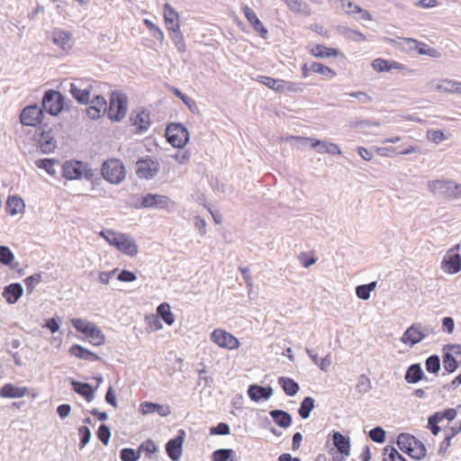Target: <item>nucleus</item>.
<instances>
[{
    "label": "nucleus",
    "instance_id": "nucleus-1",
    "mask_svg": "<svg viewBox=\"0 0 461 461\" xmlns=\"http://www.w3.org/2000/svg\"><path fill=\"white\" fill-rule=\"evenodd\" d=\"M99 85L100 83L95 80L77 78L69 83L68 91L78 104H88Z\"/></svg>",
    "mask_w": 461,
    "mask_h": 461
},
{
    "label": "nucleus",
    "instance_id": "nucleus-2",
    "mask_svg": "<svg viewBox=\"0 0 461 461\" xmlns=\"http://www.w3.org/2000/svg\"><path fill=\"white\" fill-rule=\"evenodd\" d=\"M128 110V96L121 91L111 93L109 105L107 104V117L113 122H121Z\"/></svg>",
    "mask_w": 461,
    "mask_h": 461
},
{
    "label": "nucleus",
    "instance_id": "nucleus-3",
    "mask_svg": "<svg viewBox=\"0 0 461 461\" xmlns=\"http://www.w3.org/2000/svg\"><path fill=\"white\" fill-rule=\"evenodd\" d=\"M103 177L113 185L122 183L125 178V167L118 158H109L104 161L101 168Z\"/></svg>",
    "mask_w": 461,
    "mask_h": 461
},
{
    "label": "nucleus",
    "instance_id": "nucleus-4",
    "mask_svg": "<svg viewBox=\"0 0 461 461\" xmlns=\"http://www.w3.org/2000/svg\"><path fill=\"white\" fill-rule=\"evenodd\" d=\"M65 96L57 90H47L42 97L41 108L50 115H58L65 107Z\"/></svg>",
    "mask_w": 461,
    "mask_h": 461
},
{
    "label": "nucleus",
    "instance_id": "nucleus-5",
    "mask_svg": "<svg viewBox=\"0 0 461 461\" xmlns=\"http://www.w3.org/2000/svg\"><path fill=\"white\" fill-rule=\"evenodd\" d=\"M166 138L173 147L181 149L187 144L189 132L183 123L172 122L167 126Z\"/></svg>",
    "mask_w": 461,
    "mask_h": 461
},
{
    "label": "nucleus",
    "instance_id": "nucleus-6",
    "mask_svg": "<svg viewBox=\"0 0 461 461\" xmlns=\"http://www.w3.org/2000/svg\"><path fill=\"white\" fill-rule=\"evenodd\" d=\"M33 138L41 153H52L57 147L52 129L49 128L46 123L35 131Z\"/></svg>",
    "mask_w": 461,
    "mask_h": 461
},
{
    "label": "nucleus",
    "instance_id": "nucleus-7",
    "mask_svg": "<svg viewBox=\"0 0 461 461\" xmlns=\"http://www.w3.org/2000/svg\"><path fill=\"white\" fill-rule=\"evenodd\" d=\"M429 189L435 194L449 198H461V185L451 180H435L428 184Z\"/></svg>",
    "mask_w": 461,
    "mask_h": 461
},
{
    "label": "nucleus",
    "instance_id": "nucleus-8",
    "mask_svg": "<svg viewBox=\"0 0 461 461\" xmlns=\"http://www.w3.org/2000/svg\"><path fill=\"white\" fill-rule=\"evenodd\" d=\"M174 203L167 195L150 194H143L140 201L134 204L136 209H168Z\"/></svg>",
    "mask_w": 461,
    "mask_h": 461
},
{
    "label": "nucleus",
    "instance_id": "nucleus-9",
    "mask_svg": "<svg viewBox=\"0 0 461 461\" xmlns=\"http://www.w3.org/2000/svg\"><path fill=\"white\" fill-rule=\"evenodd\" d=\"M43 109L38 104L25 106L20 113V122L23 126L38 127L44 119Z\"/></svg>",
    "mask_w": 461,
    "mask_h": 461
},
{
    "label": "nucleus",
    "instance_id": "nucleus-10",
    "mask_svg": "<svg viewBox=\"0 0 461 461\" xmlns=\"http://www.w3.org/2000/svg\"><path fill=\"white\" fill-rule=\"evenodd\" d=\"M136 175L140 178L152 179L154 178L160 168L158 160L153 159L149 156L140 158L136 162Z\"/></svg>",
    "mask_w": 461,
    "mask_h": 461
},
{
    "label": "nucleus",
    "instance_id": "nucleus-11",
    "mask_svg": "<svg viewBox=\"0 0 461 461\" xmlns=\"http://www.w3.org/2000/svg\"><path fill=\"white\" fill-rule=\"evenodd\" d=\"M89 104L90 105L86 108V114L92 120L101 118L107 112L106 99L98 89L94 93Z\"/></svg>",
    "mask_w": 461,
    "mask_h": 461
},
{
    "label": "nucleus",
    "instance_id": "nucleus-12",
    "mask_svg": "<svg viewBox=\"0 0 461 461\" xmlns=\"http://www.w3.org/2000/svg\"><path fill=\"white\" fill-rule=\"evenodd\" d=\"M185 431L179 429L177 435L170 438L165 446L166 453L172 461H178L182 456L183 444L185 438Z\"/></svg>",
    "mask_w": 461,
    "mask_h": 461
},
{
    "label": "nucleus",
    "instance_id": "nucleus-13",
    "mask_svg": "<svg viewBox=\"0 0 461 461\" xmlns=\"http://www.w3.org/2000/svg\"><path fill=\"white\" fill-rule=\"evenodd\" d=\"M211 340L219 347L228 349H235L240 346L237 338L221 329H216L211 333Z\"/></svg>",
    "mask_w": 461,
    "mask_h": 461
},
{
    "label": "nucleus",
    "instance_id": "nucleus-14",
    "mask_svg": "<svg viewBox=\"0 0 461 461\" xmlns=\"http://www.w3.org/2000/svg\"><path fill=\"white\" fill-rule=\"evenodd\" d=\"M424 339V334L421 331V323L415 322L411 324L402 334L401 341L403 344L413 347Z\"/></svg>",
    "mask_w": 461,
    "mask_h": 461
},
{
    "label": "nucleus",
    "instance_id": "nucleus-15",
    "mask_svg": "<svg viewBox=\"0 0 461 461\" xmlns=\"http://www.w3.org/2000/svg\"><path fill=\"white\" fill-rule=\"evenodd\" d=\"M83 162L79 160L66 161L62 165V176L68 180H76L83 177Z\"/></svg>",
    "mask_w": 461,
    "mask_h": 461
},
{
    "label": "nucleus",
    "instance_id": "nucleus-16",
    "mask_svg": "<svg viewBox=\"0 0 461 461\" xmlns=\"http://www.w3.org/2000/svg\"><path fill=\"white\" fill-rule=\"evenodd\" d=\"M372 67L377 72H389L392 69H407L410 74H413L415 72L413 69H408L403 64L382 58L375 59L372 61Z\"/></svg>",
    "mask_w": 461,
    "mask_h": 461
},
{
    "label": "nucleus",
    "instance_id": "nucleus-17",
    "mask_svg": "<svg viewBox=\"0 0 461 461\" xmlns=\"http://www.w3.org/2000/svg\"><path fill=\"white\" fill-rule=\"evenodd\" d=\"M242 12L253 29L258 32L263 39H267L268 31L258 19L257 14L248 5L242 6Z\"/></svg>",
    "mask_w": 461,
    "mask_h": 461
},
{
    "label": "nucleus",
    "instance_id": "nucleus-18",
    "mask_svg": "<svg viewBox=\"0 0 461 461\" xmlns=\"http://www.w3.org/2000/svg\"><path fill=\"white\" fill-rule=\"evenodd\" d=\"M130 120L131 124L135 126L136 132L138 133L146 132L150 126L149 112L144 109H141L140 112L136 113L135 115L131 114Z\"/></svg>",
    "mask_w": 461,
    "mask_h": 461
},
{
    "label": "nucleus",
    "instance_id": "nucleus-19",
    "mask_svg": "<svg viewBox=\"0 0 461 461\" xmlns=\"http://www.w3.org/2000/svg\"><path fill=\"white\" fill-rule=\"evenodd\" d=\"M140 411L143 415L158 413L160 417H167L171 413L169 405H163L152 402H143L140 405Z\"/></svg>",
    "mask_w": 461,
    "mask_h": 461
},
{
    "label": "nucleus",
    "instance_id": "nucleus-20",
    "mask_svg": "<svg viewBox=\"0 0 461 461\" xmlns=\"http://www.w3.org/2000/svg\"><path fill=\"white\" fill-rule=\"evenodd\" d=\"M247 393L252 401L258 402L259 401L268 400L273 394V388L254 384L249 386Z\"/></svg>",
    "mask_w": 461,
    "mask_h": 461
},
{
    "label": "nucleus",
    "instance_id": "nucleus-21",
    "mask_svg": "<svg viewBox=\"0 0 461 461\" xmlns=\"http://www.w3.org/2000/svg\"><path fill=\"white\" fill-rule=\"evenodd\" d=\"M116 249L130 257L136 256L139 250L136 241L130 235L125 233L122 234Z\"/></svg>",
    "mask_w": 461,
    "mask_h": 461
},
{
    "label": "nucleus",
    "instance_id": "nucleus-22",
    "mask_svg": "<svg viewBox=\"0 0 461 461\" xmlns=\"http://www.w3.org/2000/svg\"><path fill=\"white\" fill-rule=\"evenodd\" d=\"M70 384L75 393L84 397L87 402H90L95 398V392L97 389V386L95 388L88 383L78 382L74 379H71Z\"/></svg>",
    "mask_w": 461,
    "mask_h": 461
},
{
    "label": "nucleus",
    "instance_id": "nucleus-23",
    "mask_svg": "<svg viewBox=\"0 0 461 461\" xmlns=\"http://www.w3.org/2000/svg\"><path fill=\"white\" fill-rule=\"evenodd\" d=\"M23 291L20 283H12L4 287L2 296L9 304H14L22 297Z\"/></svg>",
    "mask_w": 461,
    "mask_h": 461
},
{
    "label": "nucleus",
    "instance_id": "nucleus-24",
    "mask_svg": "<svg viewBox=\"0 0 461 461\" xmlns=\"http://www.w3.org/2000/svg\"><path fill=\"white\" fill-rule=\"evenodd\" d=\"M164 18L167 25V29L169 32L180 29L179 14L178 13L169 5H164Z\"/></svg>",
    "mask_w": 461,
    "mask_h": 461
},
{
    "label": "nucleus",
    "instance_id": "nucleus-25",
    "mask_svg": "<svg viewBox=\"0 0 461 461\" xmlns=\"http://www.w3.org/2000/svg\"><path fill=\"white\" fill-rule=\"evenodd\" d=\"M29 393L27 387H19L14 384L8 383L0 389V397L2 398H22Z\"/></svg>",
    "mask_w": 461,
    "mask_h": 461
},
{
    "label": "nucleus",
    "instance_id": "nucleus-26",
    "mask_svg": "<svg viewBox=\"0 0 461 461\" xmlns=\"http://www.w3.org/2000/svg\"><path fill=\"white\" fill-rule=\"evenodd\" d=\"M68 352L79 359L87 360L90 362L101 360V357H98L95 353L78 344L72 345L69 348Z\"/></svg>",
    "mask_w": 461,
    "mask_h": 461
},
{
    "label": "nucleus",
    "instance_id": "nucleus-27",
    "mask_svg": "<svg viewBox=\"0 0 461 461\" xmlns=\"http://www.w3.org/2000/svg\"><path fill=\"white\" fill-rule=\"evenodd\" d=\"M404 379L408 384H417L421 380H428L420 364L419 363L412 364L407 368L404 375Z\"/></svg>",
    "mask_w": 461,
    "mask_h": 461
},
{
    "label": "nucleus",
    "instance_id": "nucleus-28",
    "mask_svg": "<svg viewBox=\"0 0 461 461\" xmlns=\"http://www.w3.org/2000/svg\"><path fill=\"white\" fill-rule=\"evenodd\" d=\"M269 415L274 422L280 428L287 429L292 425V415L286 411L279 409L272 410L269 411Z\"/></svg>",
    "mask_w": 461,
    "mask_h": 461
},
{
    "label": "nucleus",
    "instance_id": "nucleus-29",
    "mask_svg": "<svg viewBox=\"0 0 461 461\" xmlns=\"http://www.w3.org/2000/svg\"><path fill=\"white\" fill-rule=\"evenodd\" d=\"M332 441L333 445L341 455L349 456L350 439L348 437L342 435L339 431H334L332 435Z\"/></svg>",
    "mask_w": 461,
    "mask_h": 461
},
{
    "label": "nucleus",
    "instance_id": "nucleus-30",
    "mask_svg": "<svg viewBox=\"0 0 461 461\" xmlns=\"http://www.w3.org/2000/svg\"><path fill=\"white\" fill-rule=\"evenodd\" d=\"M72 34L63 30H55L53 32V42L66 50L71 48Z\"/></svg>",
    "mask_w": 461,
    "mask_h": 461
},
{
    "label": "nucleus",
    "instance_id": "nucleus-31",
    "mask_svg": "<svg viewBox=\"0 0 461 461\" xmlns=\"http://www.w3.org/2000/svg\"><path fill=\"white\" fill-rule=\"evenodd\" d=\"M442 267L449 274H456L461 269V256L452 254L445 257L442 261Z\"/></svg>",
    "mask_w": 461,
    "mask_h": 461
},
{
    "label": "nucleus",
    "instance_id": "nucleus-32",
    "mask_svg": "<svg viewBox=\"0 0 461 461\" xmlns=\"http://www.w3.org/2000/svg\"><path fill=\"white\" fill-rule=\"evenodd\" d=\"M396 444L401 451L408 455L412 446L417 444V438L403 432L397 437Z\"/></svg>",
    "mask_w": 461,
    "mask_h": 461
},
{
    "label": "nucleus",
    "instance_id": "nucleus-33",
    "mask_svg": "<svg viewBox=\"0 0 461 461\" xmlns=\"http://www.w3.org/2000/svg\"><path fill=\"white\" fill-rule=\"evenodd\" d=\"M25 203L22 197L18 195H11L7 198L5 203V211L10 215H15L24 210Z\"/></svg>",
    "mask_w": 461,
    "mask_h": 461
},
{
    "label": "nucleus",
    "instance_id": "nucleus-34",
    "mask_svg": "<svg viewBox=\"0 0 461 461\" xmlns=\"http://www.w3.org/2000/svg\"><path fill=\"white\" fill-rule=\"evenodd\" d=\"M310 53L319 59H328L331 57H338L339 50L335 48H328L324 45L316 44L311 50Z\"/></svg>",
    "mask_w": 461,
    "mask_h": 461
},
{
    "label": "nucleus",
    "instance_id": "nucleus-35",
    "mask_svg": "<svg viewBox=\"0 0 461 461\" xmlns=\"http://www.w3.org/2000/svg\"><path fill=\"white\" fill-rule=\"evenodd\" d=\"M278 384L287 396H294L300 390L298 383L290 377L280 376L278 378Z\"/></svg>",
    "mask_w": 461,
    "mask_h": 461
},
{
    "label": "nucleus",
    "instance_id": "nucleus-36",
    "mask_svg": "<svg viewBox=\"0 0 461 461\" xmlns=\"http://www.w3.org/2000/svg\"><path fill=\"white\" fill-rule=\"evenodd\" d=\"M289 9L295 14L309 16L312 14L309 5L302 0H283Z\"/></svg>",
    "mask_w": 461,
    "mask_h": 461
},
{
    "label": "nucleus",
    "instance_id": "nucleus-37",
    "mask_svg": "<svg viewBox=\"0 0 461 461\" xmlns=\"http://www.w3.org/2000/svg\"><path fill=\"white\" fill-rule=\"evenodd\" d=\"M157 314L167 325H172L175 321V316L171 312L170 305L167 303H162L158 306Z\"/></svg>",
    "mask_w": 461,
    "mask_h": 461
},
{
    "label": "nucleus",
    "instance_id": "nucleus-38",
    "mask_svg": "<svg viewBox=\"0 0 461 461\" xmlns=\"http://www.w3.org/2000/svg\"><path fill=\"white\" fill-rule=\"evenodd\" d=\"M258 81L268 88L278 93H285L284 80L276 79L270 77L260 76Z\"/></svg>",
    "mask_w": 461,
    "mask_h": 461
},
{
    "label": "nucleus",
    "instance_id": "nucleus-39",
    "mask_svg": "<svg viewBox=\"0 0 461 461\" xmlns=\"http://www.w3.org/2000/svg\"><path fill=\"white\" fill-rule=\"evenodd\" d=\"M442 361L444 369L449 374L454 373L458 368L459 362L447 350H443Z\"/></svg>",
    "mask_w": 461,
    "mask_h": 461
},
{
    "label": "nucleus",
    "instance_id": "nucleus-40",
    "mask_svg": "<svg viewBox=\"0 0 461 461\" xmlns=\"http://www.w3.org/2000/svg\"><path fill=\"white\" fill-rule=\"evenodd\" d=\"M314 402V399L311 396L303 398L298 409V413L303 420H306L310 417V414L315 406Z\"/></svg>",
    "mask_w": 461,
    "mask_h": 461
},
{
    "label": "nucleus",
    "instance_id": "nucleus-41",
    "mask_svg": "<svg viewBox=\"0 0 461 461\" xmlns=\"http://www.w3.org/2000/svg\"><path fill=\"white\" fill-rule=\"evenodd\" d=\"M339 32L343 37L351 41L359 42L366 40V35L362 32L348 27H339Z\"/></svg>",
    "mask_w": 461,
    "mask_h": 461
},
{
    "label": "nucleus",
    "instance_id": "nucleus-42",
    "mask_svg": "<svg viewBox=\"0 0 461 461\" xmlns=\"http://www.w3.org/2000/svg\"><path fill=\"white\" fill-rule=\"evenodd\" d=\"M235 451L231 448H220L212 452V461H237Z\"/></svg>",
    "mask_w": 461,
    "mask_h": 461
},
{
    "label": "nucleus",
    "instance_id": "nucleus-43",
    "mask_svg": "<svg viewBox=\"0 0 461 461\" xmlns=\"http://www.w3.org/2000/svg\"><path fill=\"white\" fill-rule=\"evenodd\" d=\"M437 89L438 91L447 93L461 94V82L454 80H443L437 86Z\"/></svg>",
    "mask_w": 461,
    "mask_h": 461
},
{
    "label": "nucleus",
    "instance_id": "nucleus-44",
    "mask_svg": "<svg viewBox=\"0 0 461 461\" xmlns=\"http://www.w3.org/2000/svg\"><path fill=\"white\" fill-rule=\"evenodd\" d=\"M59 164V161L55 158H41L35 161V165L38 168L44 169L50 176H54L56 175V170L54 166Z\"/></svg>",
    "mask_w": 461,
    "mask_h": 461
},
{
    "label": "nucleus",
    "instance_id": "nucleus-45",
    "mask_svg": "<svg viewBox=\"0 0 461 461\" xmlns=\"http://www.w3.org/2000/svg\"><path fill=\"white\" fill-rule=\"evenodd\" d=\"M73 327L80 333L87 335L96 324L79 318L71 319Z\"/></svg>",
    "mask_w": 461,
    "mask_h": 461
},
{
    "label": "nucleus",
    "instance_id": "nucleus-46",
    "mask_svg": "<svg viewBox=\"0 0 461 461\" xmlns=\"http://www.w3.org/2000/svg\"><path fill=\"white\" fill-rule=\"evenodd\" d=\"M310 69H312V72L322 75L328 78H333L337 75V73L332 68L324 66L320 62H312L310 64Z\"/></svg>",
    "mask_w": 461,
    "mask_h": 461
},
{
    "label": "nucleus",
    "instance_id": "nucleus-47",
    "mask_svg": "<svg viewBox=\"0 0 461 461\" xmlns=\"http://www.w3.org/2000/svg\"><path fill=\"white\" fill-rule=\"evenodd\" d=\"M318 147H325V149H323L324 153H328L330 155H340L341 154V150H340L339 147L337 144L332 143V142H326V141H322L320 140H314L312 142V149H316Z\"/></svg>",
    "mask_w": 461,
    "mask_h": 461
},
{
    "label": "nucleus",
    "instance_id": "nucleus-48",
    "mask_svg": "<svg viewBox=\"0 0 461 461\" xmlns=\"http://www.w3.org/2000/svg\"><path fill=\"white\" fill-rule=\"evenodd\" d=\"M383 456V461H407V459L393 446H386L384 448Z\"/></svg>",
    "mask_w": 461,
    "mask_h": 461
},
{
    "label": "nucleus",
    "instance_id": "nucleus-49",
    "mask_svg": "<svg viewBox=\"0 0 461 461\" xmlns=\"http://www.w3.org/2000/svg\"><path fill=\"white\" fill-rule=\"evenodd\" d=\"M90 339V342L94 346H101L105 343V336L103 331L95 325L91 331L86 335Z\"/></svg>",
    "mask_w": 461,
    "mask_h": 461
},
{
    "label": "nucleus",
    "instance_id": "nucleus-50",
    "mask_svg": "<svg viewBox=\"0 0 461 461\" xmlns=\"http://www.w3.org/2000/svg\"><path fill=\"white\" fill-rule=\"evenodd\" d=\"M426 370L429 374L437 375L440 370V358L438 355L433 354L425 360Z\"/></svg>",
    "mask_w": 461,
    "mask_h": 461
},
{
    "label": "nucleus",
    "instance_id": "nucleus-51",
    "mask_svg": "<svg viewBox=\"0 0 461 461\" xmlns=\"http://www.w3.org/2000/svg\"><path fill=\"white\" fill-rule=\"evenodd\" d=\"M409 452L408 456L416 460H421L427 455V448L425 445L417 438V444Z\"/></svg>",
    "mask_w": 461,
    "mask_h": 461
},
{
    "label": "nucleus",
    "instance_id": "nucleus-52",
    "mask_svg": "<svg viewBox=\"0 0 461 461\" xmlns=\"http://www.w3.org/2000/svg\"><path fill=\"white\" fill-rule=\"evenodd\" d=\"M170 36L172 41H174L175 47L179 52L185 51V42L184 39V35L181 32L180 29L170 32Z\"/></svg>",
    "mask_w": 461,
    "mask_h": 461
},
{
    "label": "nucleus",
    "instance_id": "nucleus-53",
    "mask_svg": "<svg viewBox=\"0 0 461 461\" xmlns=\"http://www.w3.org/2000/svg\"><path fill=\"white\" fill-rule=\"evenodd\" d=\"M122 233L116 232L113 230H104L100 232V235L112 246L116 248Z\"/></svg>",
    "mask_w": 461,
    "mask_h": 461
},
{
    "label": "nucleus",
    "instance_id": "nucleus-54",
    "mask_svg": "<svg viewBox=\"0 0 461 461\" xmlns=\"http://www.w3.org/2000/svg\"><path fill=\"white\" fill-rule=\"evenodd\" d=\"M140 453L131 447H124L120 451V458L122 461H138Z\"/></svg>",
    "mask_w": 461,
    "mask_h": 461
},
{
    "label": "nucleus",
    "instance_id": "nucleus-55",
    "mask_svg": "<svg viewBox=\"0 0 461 461\" xmlns=\"http://www.w3.org/2000/svg\"><path fill=\"white\" fill-rule=\"evenodd\" d=\"M372 389L371 381L366 375H361L358 377L357 384L356 385V390L361 393L365 394L368 393Z\"/></svg>",
    "mask_w": 461,
    "mask_h": 461
},
{
    "label": "nucleus",
    "instance_id": "nucleus-56",
    "mask_svg": "<svg viewBox=\"0 0 461 461\" xmlns=\"http://www.w3.org/2000/svg\"><path fill=\"white\" fill-rule=\"evenodd\" d=\"M368 435L369 438L375 443L382 444L385 441L386 432L380 426H376L370 429Z\"/></svg>",
    "mask_w": 461,
    "mask_h": 461
},
{
    "label": "nucleus",
    "instance_id": "nucleus-57",
    "mask_svg": "<svg viewBox=\"0 0 461 461\" xmlns=\"http://www.w3.org/2000/svg\"><path fill=\"white\" fill-rule=\"evenodd\" d=\"M41 275L40 273H35L32 276H27L23 282L26 286L27 293L29 294H32L35 286L41 282Z\"/></svg>",
    "mask_w": 461,
    "mask_h": 461
},
{
    "label": "nucleus",
    "instance_id": "nucleus-58",
    "mask_svg": "<svg viewBox=\"0 0 461 461\" xmlns=\"http://www.w3.org/2000/svg\"><path fill=\"white\" fill-rule=\"evenodd\" d=\"M14 259L13 251L7 246H0V263L10 266Z\"/></svg>",
    "mask_w": 461,
    "mask_h": 461
},
{
    "label": "nucleus",
    "instance_id": "nucleus-59",
    "mask_svg": "<svg viewBox=\"0 0 461 461\" xmlns=\"http://www.w3.org/2000/svg\"><path fill=\"white\" fill-rule=\"evenodd\" d=\"M173 94L177 96L179 99L182 100V102L194 113V110H197L196 104L194 100H192L190 97H188L186 95L182 93L181 90H179L176 87H172Z\"/></svg>",
    "mask_w": 461,
    "mask_h": 461
},
{
    "label": "nucleus",
    "instance_id": "nucleus-60",
    "mask_svg": "<svg viewBox=\"0 0 461 461\" xmlns=\"http://www.w3.org/2000/svg\"><path fill=\"white\" fill-rule=\"evenodd\" d=\"M98 439L105 446L108 445L111 438V430L110 428L102 423L96 432Z\"/></svg>",
    "mask_w": 461,
    "mask_h": 461
},
{
    "label": "nucleus",
    "instance_id": "nucleus-61",
    "mask_svg": "<svg viewBox=\"0 0 461 461\" xmlns=\"http://www.w3.org/2000/svg\"><path fill=\"white\" fill-rule=\"evenodd\" d=\"M78 434L80 436L79 448L82 449L90 441L92 434L90 429L86 426L79 427Z\"/></svg>",
    "mask_w": 461,
    "mask_h": 461
},
{
    "label": "nucleus",
    "instance_id": "nucleus-62",
    "mask_svg": "<svg viewBox=\"0 0 461 461\" xmlns=\"http://www.w3.org/2000/svg\"><path fill=\"white\" fill-rule=\"evenodd\" d=\"M230 433V426L226 422H220L210 428V435L226 436Z\"/></svg>",
    "mask_w": 461,
    "mask_h": 461
},
{
    "label": "nucleus",
    "instance_id": "nucleus-63",
    "mask_svg": "<svg viewBox=\"0 0 461 461\" xmlns=\"http://www.w3.org/2000/svg\"><path fill=\"white\" fill-rule=\"evenodd\" d=\"M440 422L438 415L434 413L431 414L428 419V429L431 431L434 436H437L440 432V427L438 423Z\"/></svg>",
    "mask_w": 461,
    "mask_h": 461
},
{
    "label": "nucleus",
    "instance_id": "nucleus-64",
    "mask_svg": "<svg viewBox=\"0 0 461 461\" xmlns=\"http://www.w3.org/2000/svg\"><path fill=\"white\" fill-rule=\"evenodd\" d=\"M285 92L299 93L303 92L304 84L302 82H291L284 80Z\"/></svg>",
    "mask_w": 461,
    "mask_h": 461
}]
</instances>
